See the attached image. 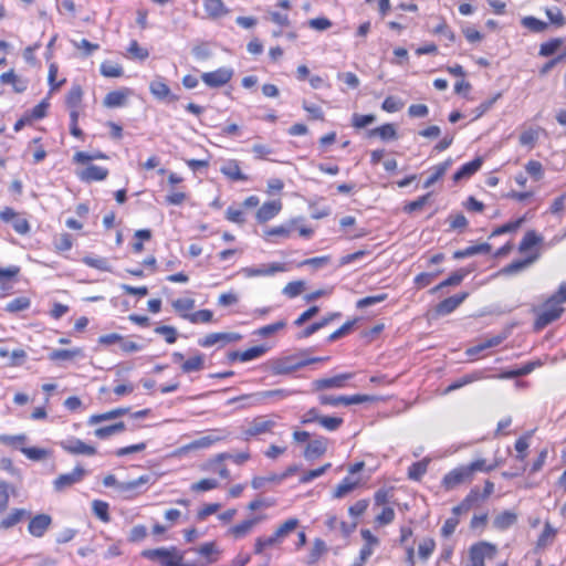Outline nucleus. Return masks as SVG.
<instances>
[{"label": "nucleus", "instance_id": "obj_1", "mask_svg": "<svg viewBox=\"0 0 566 566\" xmlns=\"http://www.w3.org/2000/svg\"><path fill=\"white\" fill-rule=\"evenodd\" d=\"M327 359V357L304 358L302 355H290L270 360L269 369L275 376L290 375L307 365Z\"/></svg>", "mask_w": 566, "mask_h": 566}, {"label": "nucleus", "instance_id": "obj_2", "mask_svg": "<svg viewBox=\"0 0 566 566\" xmlns=\"http://www.w3.org/2000/svg\"><path fill=\"white\" fill-rule=\"evenodd\" d=\"M297 390L293 389H285V388H279V389H271V390H263L258 391L249 395H242L240 397L233 398L229 400V403L235 402V401H243L244 406L248 407H255L264 405L266 401H281L286 398H289L292 395L297 394Z\"/></svg>", "mask_w": 566, "mask_h": 566}, {"label": "nucleus", "instance_id": "obj_3", "mask_svg": "<svg viewBox=\"0 0 566 566\" xmlns=\"http://www.w3.org/2000/svg\"><path fill=\"white\" fill-rule=\"evenodd\" d=\"M563 313V304L552 295L536 310V319L534 322L535 331H542L544 327L558 319Z\"/></svg>", "mask_w": 566, "mask_h": 566}, {"label": "nucleus", "instance_id": "obj_4", "mask_svg": "<svg viewBox=\"0 0 566 566\" xmlns=\"http://www.w3.org/2000/svg\"><path fill=\"white\" fill-rule=\"evenodd\" d=\"M143 556L158 560L163 566H198L196 563H185L184 555L176 547L147 549Z\"/></svg>", "mask_w": 566, "mask_h": 566}, {"label": "nucleus", "instance_id": "obj_5", "mask_svg": "<svg viewBox=\"0 0 566 566\" xmlns=\"http://www.w3.org/2000/svg\"><path fill=\"white\" fill-rule=\"evenodd\" d=\"M497 553V547L489 542H479L469 549V563L465 566H485V558L493 559Z\"/></svg>", "mask_w": 566, "mask_h": 566}, {"label": "nucleus", "instance_id": "obj_6", "mask_svg": "<svg viewBox=\"0 0 566 566\" xmlns=\"http://www.w3.org/2000/svg\"><path fill=\"white\" fill-rule=\"evenodd\" d=\"M473 479L468 470L467 465H459L451 471H449L442 479L441 484L444 490L450 491L455 489L457 486L469 483Z\"/></svg>", "mask_w": 566, "mask_h": 566}, {"label": "nucleus", "instance_id": "obj_7", "mask_svg": "<svg viewBox=\"0 0 566 566\" xmlns=\"http://www.w3.org/2000/svg\"><path fill=\"white\" fill-rule=\"evenodd\" d=\"M286 271L285 264L273 262L270 264H260L256 266H245L240 270V273L247 277H256V276H272L279 272Z\"/></svg>", "mask_w": 566, "mask_h": 566}, {"label": "nucleus", "instance_id": "obj_8", "mask_svg": "<svg viewBox=\"0 0 566 566\" xmlns=\"http://www.w3.org/2000/svg\"><path fill=\"white\" fill-rule=\"evenodd\" d=\"M86 475V470L81 465H76L72 472L60 474L53 481V488L56 492H62L67 488L81 482Z\"/></svg>", "mask_w": 566, "mask_h": 566}, {"label": "nucleus", "instance_id": "obj_9", "mask_svg": "<svg viewBox=\"0 0 566 566\" xmlns=\"http://www.w3.org/2000/svg\"><path fill=\"white\" fill-rule=\"evenodd\" d=\"M233 76V70L220 67L212 72L202 73L201 80L209 87H221L226 85Z\"/></svg>", "mask_w": 566, "mask_h": 566}, {"label": "nucleus", "instance_id": "obj_10", "mask_svg": "<svg viewBox=\"0 0 566 566\" xmlns=\"http://www.w3.org/2000/svg\"><path fill=\"white\" fill-rule=\"evenodd\" d=\"M60 447L70 454L94 455L96 449L78 438H70L60 442Z\"/></svg>", "mask_w": 566, "mask_h": 566}, {"label": "nucleus", "instance_id": "obj_11", "mask_svg": "<svg viewBox=\"0 0 566 566\" xmlns=\"http://www.w3.org/2000/svg\"><path fill=\"white\" fill-rule=\"evenodd\" d=\"M242 338V335L239 333H211L206 335L205 337L198 340V344L201 347H211L216 344H229L239 342Z\"/></svg>", "mask_w": 566, "mask_h": 566}, {"label": "nucleus", "instance_id": "obj_12", "mask_svg": "<svg viewBox=\"0 0 566 566\" xmlns=\"http://www.w3.org/2000/svg\"><path fill=\"white\" fill-rule=\"evenodd\" d=\"M275 426V421L265 417L254 418L249 426L244 429L243 434L245 438L260 436L270 432Z\"/></svg>", "mask_w": 566, "mask_h": 566}, {"label": "nucleus", "instance_id": "obj_13", "mask_svg": "<svg viewBox=\"0 0 566 566\" xmlns=\"http://www.w3.org/2000/svg\"><path fill=\"white\" fill-rule=\"evenodd\" d=\"M352 377L353 375L349 373L339 374L329 378L316 379L312 382V386L314 390L343 388L345 387L346 381L349 380Z\"/></svg>", "mask_w": 566, "mask_h": 566}, {"label": "nucleus", "instance_id": "obj_14", "mask_svg": "<svg viewBox=\"0 0 566 566\" xmlns=\"http://www.w3.org/2000/svg\"><path fill=\"white\" fill-rule=\"evenodd\" d=\"M468 295L469 294L467 292H462L460 294H455L453 296H450V297L443 300L436 307L437 314L440 316H446V315L451 314L455 308H458V306H460L463 303V301L468 297Z\"/></svg>", "mask_w": 566, "mask_h": 566}, {"label": "nucleus", "instance_id": "obj_15", "mask_svg": "<svg viewBox=\"0 0 566 566\" xmlns=\"http://www.w3.org/2000/svg\"><path fill=\"white\" fill-rule=\"evenodd\" d=\"M52 523V518L48 514H38L31 518L28 531L34 537H42Z\"/></svg>", "mask_w": 566, "mask_h": 566}, {"label": "nucleus", "instance_id": "obj_16", "mask_svg": "<svg viewBox=\"0 0 566 566\" xmlns=\"http://www.w3.org/2000/svg\"><path fill=\"white\" fill-rule=\"evenodd\" d=\"M108 176V170L104 167L90 165L77 172V177L84 182L102 181Z\"/></svg>", "mask_w": 566, "mask_h": 566}, {"label": "nucleus", "instance_id": "obj_17", "mask_svg": "<svg viewBox=\"0 0 566 566\" xmlns=\"http://www.w3.org/2000/svg\"><path fill=\"white\" fill-rule=\"evenodd\" d=\"M149 91L159 101L168 99L172 102L178 99L176 95L171 94L169 86L160 77L150 82Z\"/></svg>", "mask_w": 566, "mask_h": 566}, {"label": "nucleus", "instance_id": "obj_18", "mask_svg": "<svg viewBox=\"0 0 566 566\" xmlns=\"http://www.w3.org/2000/svg\"><path fill=\"white\" fill-rule=\"evenodd\" d=\"M281 209L282 202L280 200L264 202L256 212V220L260 223H264L279 214Z\"/></svg>", "mask_w": 566, "mask_h": 566}, {"label": "nucleus", "instance_id": "obj_19", "mask_svg": "<svg viewBox=\"0 0 566 566\" xmlns=\"http://www.w3.org/2000/svg\"><path fill=\"white\" fill-rule=\"evenodd\" d=\"M220 171L223 176L232 181H247L248 176L241 171L239 161L235 159L227 160L221 167Z\"/></svg>", "mask_w": 566, "mask_h": 566}, {"label": "nucleus", "instance_id": "obj_20", "mask_svg": "<svg viewBox=\"0 0 566 566\" xmlns=\"http://www.w3.org/2000/svg\"><path fill=\"white\" fill-rule=\"evenodd\" d=\"M327 439L324 437L310 441L305 448L304 457L307 460H314L322 457L327 451Z\"/></svg>", "mask_w": 566, "mask_h": 566}, {"label": "nucleus", "instance_id": "obj_21", "mask_svg": "<svg viewBox=\"0 0 566 566\" xmlns=\"http://www.w3.org/2000/svg\"><path fill=\"white\" fill-rule=\"evenodd\" d=\"M128 411H129V408H115V409H112V410L103 412V413L92 415L87 420V424L95 426L103 421L114 420V419H117V418L128 413Z\"/></svg>", "mask_w": 566, "mask_h": 566}, {"label": "nucleus", "instance_id": "obj_22", "mask_svg": "<svg viewBox=\"0 0 566 566\" xmlns=\"http://www.w3.org/2000/svg\"><path fill=\"white\" fill-rule=\"evenodd\" d=\"M129 93L130 91L128 88L112 91L107 93L103 102L104 106L109 108L124 106Z\"/></svg>", "mask_w": 566, "mask_h": 566}, {"label": "nucleus", "instance_id": "obj_23", "mask_svg": "<svg viewBox=\"0 0 566 566\" xmlns=\"http://www.w3.org/2000/svg\"><path fill=\"white\" fill-rule=\"evenodd\" d=\"M0 82L2 84H11L15 93H22L28 87V81L19 77L13 70L2 73Z\"/></svg>", "mask_w": 566, "mask_h": 566}, {"label": "nucleus", "instance_id": "obj_24", "mask_svg": "<svg viewBox=\"0 0 566 566\" xmlns=\"http://www.w3.org/2000/svg\"><path fill=\"white\" fill-rule=\"evenodd\" d=\"M482 158L478 157L464 165H462L459 170L453 175V180L459 181L463 178H469L474 175L482 166Z\"/></svg>", "mask_w": 566, "mask_h": 566}, {"label": "nucleus", "instance_id": "obj_25", "mask_svg": "<svg viewBox=\"0 0 566 566\" xmlns=\"http://www.w3.org/2000/svg\"><path fill=\"white\" fill-rule=\"evenodd\" d=\"M504 339H505L504 335H495L490 338H486V339L482 340L481 343H479L478 345L468 348L467 355L475 356L485 349L499 346Z\"/></svg>", "mask_w": 566, "mask_h": 566}, {"label": "nucleus", "instance_id": "obj_26", "mask_svg": "<svg viewBox=\"0 0 566 566\" xmlns=\"http://www.w3.org/2000/svg\"><path fill=\"white\" fill-rule=\"evenodd\" d=\"M517 521V515L512 511H504L493 520V526L499 531H506Z\"/></svg>", "mask_w": 566, "mask_h": 566}, {"label": "nucleus", "instance_id": "obj_27", "mask_svg": "<svg viewBox=\"0 0 566 566\" xmlns=\"http://www.w3.org/2000/svg\"><path fill=\"white\" fill-rule=\"evenodd\" d=\"M537 259V255L528 256L523 260H515L504 266L501 272L505 275H514L522 271H524L527 266H530L535 260Z\"/></svg>", "mask_w": 566, "mask_h": 566}, {"label": "nucleus", "instance_id": "obj_28", "mask_svg": "<svg viewBox=\"0 0 566 566\" xmlns=\"http://www.w3.org/2000/svg\"><path fill=\"white\" fill-rule=\"evenodd\" d=\"M203 7L207 14L212 19L223 17L229 12L222 0H203Z\"/></svg>", "mask_w": 566, "mask_h": 566}, {"label": "nucleus", "instance_id": "obj_29", "mask_svg": "<svg viewBox=\"0 0 566 566\" xmlns=\"http://www.w3.org/2000/svg\"><path fill=\"white\" fill-rule=\"evenodd\" d=\"M326 552V543L321 538H315L305 563L310 566L315 565Z\"/></svg>", "mask_w": 566, "mask_h": 566}, {"label": "nucleus", "instance_id": "obj_30", "mask_svg": "<svg viewBox=\"0 0 566 566\" xmlns=\"http://www.w3.org/2000/svg\"><path fill=\"white\" fill-rule=\"evenodd\" d=\"M368 135L371 136H378L381 140H394L397 139V130L394 124H384L379 127H376L374 129H370L368 132Z\"/></svg>", "mask_w": 566, "mask_h": 566}, {"label": "nucleus", "instance_id": "obj_31", "mask_svg": "<svg viewBox=\"0 0 566 566\" xmlns=\"http://www.w3.org/2000/svg\"><path fill=\"white\" fill-rule=\"evenodd\" d=\"M339 316H340L339 313H331V314H328L327 316L323 317L321 321L315 322V323L308 325L302 332L300 337H303V338L310 337L311 335L315 334L321 328L327 326L331 322H333L334 319L338 318Z\"/></svg>", "mask_w": 566, "mask_h": 566}, {"label": "nucleus", "instance_id": "obj_32", "mask_svg": "<svg viewBox=\"0 0 566 566\" xmlns=\"http://www.w3.org/2000/svg\"><path fill=\"white\" fill-rule=\"evenodd\" d=\"M191 551L205 557L208 563L217 560V557L220 554V551L214 542H207L198 548H192Z\"/></svg>", "mask_w": 566, "mask_h": 566}, {"label": "nucleus", "instance_id": "obj_33", "mask_svg": "<svg viewBox=\"0 0 566 566\" xmlns=\"http://www.w3.org/2000/svg\"><path fill=\"white\" fill-rule=\"evenodd\" d=\"M125 429H126L125 423L123 421H119V422H116L113 424H108V426H104V427H99V428L95 429L94 436L98 439H107L112 436L122 433Z\"/></svg>", "mask_w": 566, "mask_h": 566}, {"label": "nucleus", "instance_id": "obj_34", "mask_svg": "<svg viewBox=\"0 0 566 566\" xmlns=\"http://www.w3.org/2000/svg\"><path fill=\"white\" fill-rule=\"evenodd\" d=\"M430 461L429 458H424L421 461L412 463L408 469V478L412 481H420L427 473Z\"/></svg>", "mask_w": 566, "mask_h": 566}, {"label": "nucleus", "instance_id": "obj_35", "mask_svg": "<svg viewBox=\"0 0 566 566\" xmlns=\"http://www.w3.org/2000/svg\"><path fill=\"white\" fill-rule=\"evenodd\" d=\"M259 518L258 517H253V518H250V520H245L234 526H232L230 530H229V533L234 536L235 538H242L244 537L247 534H249L251 532V530L253 528V526L259 523Z\"/></svg>", "mask_w": 566, "mask_h": 566}, {"label": "nucleus", "instance_id": "obj_36", "mask_svg": "<svg viewBox=\"0 0 566 566\" xmlns=\"http://www.w3.org/2000/svg\"><path fill=\"white\" fill-rule=\"evenodd\" d=\"M81 356H83V350L81 348L54 349L49 354V358L52 361L70 360Z\"/></svg>", "mask_w": 566, "mask_h": 566}, {"label": "nucleus", "instance_id": "obj_37", "mask_svg": "<svg viewBox=\"0 0 566 566\" xmlns=\"http://www.w3.org/2000/svg\"><path fill=\"white\" fill-rule=\"evenodd\" d=\"M29 512L24 509H14L0 522V528L8 530L17 525Z\"/></svg>", "mask_w": 566, "mask_h": 566}, {"label": "nucleus", "instance_id": "obj_38", "mask_svg": "<svg viewBox=\"0 0 566 566\" xmlns=\"http://www.w3.org/2000/svg\"><path fill=\"white\" fill-rule=\"evenodd\" d=\"M359 484L358 480H355L350 476H346L342 480V482L336 486L333 496L335 499H342L347 495L349 492L355 490Z\"/></svg>", "mask_w": 566, "mask_h": 566}, {"label": "nucleus", "instance_id": "obj_39", "mask_svg": "<svg viewBox=\"0 0 566 566\" xmlns=\"http://www.w3.org/2000/svg\"><path fill=\"white\" fill-rule=\"evenodd\" d=\"M467 274H468V271L460 269V270L455 271L454 273H452L448 279L442 281L440 284L434 286L430 292L437 293L439 290H441L443 287L457 286L463 281V279L467 276Z\"/></svg>", "mask_w": 566, "mask_h": 566}, {"label": "nucleus", "instance_id": "obj_40", "mask_svg": "<svg viewBox=\"0 0 566 566\" xmlns=\"http://www.w3.org/2000/svg\"><path fill=\"white\" fill-rule=\"evenodd\" d=\"M205 368V357L202 354H197L181 364L182 373L189 374L199 371Z\"/></svg>", "mask_w": 566, "mask_h": 566}, {"label": "nucleus", "instance_id": "obj_41", "mask_svg": "<svg viewBox=\"0 0 566 566\" xmlns=\"http://www.w3.org/2000/svg\"><path fill=\"white\" fill-rule=\"evenodd\" d=\"M82 262L93 269H97L104 272H111L112 266L107 259L102 256L86 255L82 259Z\"/></svg>", "mask_w": 566, "mask_h": 566}, {"label": "nucleus", "instance_id": "obj_42", "mask_svg": "<svg viewBox=\"0 0 566 566\" xmlns=\"http://www.w3.org/2000/svg\"><path fill=\"white\" fill-rule=\"evenodd\" d=\"M482 376L479 374V373H472V374H468V375H464L462 376L461 378L454 380L453 382H451L444 390V394H449L451 391H454V390H458L462 387H464L465 385H469L475 380H479L481 379Z\"/></svg>", "mask_w": 566, "mask_h": 566}, {"label": "nucleus", "instance_id": "obj_43", "mask_svg": "<svg viewBox=\"0 0 566 566\" xmlns=\"http://www.w3.org/2000/svg\"><path fill=\"white\" fill-rule=\"evenodd\" d=\"M451 165V160H447L441 163L432 168V174L427 178L423 184V188L431 187L436 181H438L448 170Z\"/></svg>", "mask_w": 566, "mask_h": 566}, {"label": "nucleus", "instance_id": "obj_44", "mask_svg": "<svg viewBox=\"0 0 566 566\" xmlns=\"http://www.w3.org/2000/svg\"><path fill=\"white\" fill-rule=\"evenodd\" d=\"M298 520L295 517H291L282 523L274 532L276 538L281 543L291 532H293L298 526Z\"/></svg>", "mask_w": 566, "mask_h": 566}, {"label": "nucleus", "instance_id": "obj_45", "mask_svg": "<svg viewBox=\"0 0 566 566\" xmlns=\"http://www.w3.org/2000/svg\"><path fill=\"white\" fill-rule=\"evenodd\" d=\"M277 544H280V542L274 533L268 537L260 536L255 539L254 543V554L261 555L266 548L273 547Z\"/></svg>", "mask_w": 566, "mask_h": 566}, {"label": "nucleus", "instance_id": "obj_46", "mask_svg": "<svg viewBox=\"0 0 566 566\" xmlns=\"http://www.w3.org/2000/svg\"><path fill=\"white\" fill-rule=\"evenodd\" d=\"M182 317L192 324L210 323L212 321L213 313L210 310H200L192 314H182Z\"/></svg>", "mask_w": 566, "mask_h": 566}, {"label": "nucleus", "instance_id": "obj_47", "mask_svg": "<svg viewBox=\"0 0 566 566\" xmlns=\"http://www.w3.org/2000/svg\"><path fill=\"white\" fill-rule=\"evenodd\" d=\"M149 480H150V476L145 474V475H142L138 479H135L132 481L120 482L118 484V491H120L123 493L132 492V491L138 489L139 486L148 483Z\"/></svg>", "mask_w": 566, "mask_h": 566}, {"label": "nucleus", "instance_id": "obj_48", "mask_svg": "<svg viewBox=\"0 0 566 566\" xmlns=\"http://www.w3.org/2000/svg\"><path fill=\"white\" fill-rule=\"evenodd\" d=\"M465 465L470 471L471 476L473 478L475 472H490L494 470L499 465V462L496 461L495 463L488 465L484 459H476Z\"/></svg>", "mask_w": 566, "mask_h": 566}, {"label": "nucleus", "instance_id": "obj_49", "mask_svg": "<svg viewBox=\"0 0 566 566\" xmlns=\"http://www.w3.org/2000/svg\"><path fill=\"white\" fill-rule=\"evenodd\" d=\"M83 96L80 85H73L66 96V105L72 109H77Z\"/></svg>", "mask_w": 566, "mask_h": 566}, {"label": "nucleus", "instance_id": "obj_50", "mask_svg": "<svg viewBox=\"0 0 566 566\" xmlns=\"http://www.w3.org/2000/svg\"><path fill=\"white\" fill-rule=\"evenodd\" d=\"M249 458H250V455L247 452H241V453H237V454L223 452V453L217 454L212 461H213V463L218 464V463L223 462L224 460H232L237 464H242Z\"/></svg>", "mask_w": 566, "mask_h": 566}, {"label": "nucleus", "instance_id": "obj_51", "mask_svg": "<svg viewBox=\"0 0 566 566\" xmlns=\"http://www.w3.org/2000/svg\"><path fill=\"white\" fill-rule=\"evenodd\" d=\"M30 304V298L25 296L15 297L6 305V311L10 313L22 312L28 310Z\"/></svg>", "mask_w": 566, "mask_h": 566}, {"label": "nucleus", "instance_id": "obj_52", "mask_svg": "<svg viewBox=\"0 0 566 566\" xmlns=\"http://www.w3.org/2000/svg\"><path fill=\"white\" fill-rule=\"evenodd\" d=\"M556 533H557V531L548 522H546L541 535L538 536V539L536 543L537 547L547 546L553 541Z\"/></svg>", "mask_w": 566, "mask_h": 566}, {"label": "nucleus", "instance_id": "obj_53", "mask_svg": "<svg viewBox=\"0 0 566 566\" xmlns=\"http://www.w3.org/2000/svg\"><path fill=\"white\" fill-rule=\"evenodd\" d=\"M101 73L105 77H119L123 74V67L109 61H105L101 64Z\"/></svg>", "mask_w": 566, "mask_h": 566}, {"label": "nucleus", "instance_id": "obj_54", "mask_svg": "<svg viewBox=\"0 0 566 566\" xmlns=\"http://www.w3.org/2000/svg\"><path fill=\"white\" fill-rule=\"evenodd\" d=\"M268 348L263 345L254 346L241 352V361L247 363L256 359L266 353Z\"/></svg>", "mask_w": 566, "mask_h": 566}, {"label": "nucleus", "instance_id": "obj_55", "mask_svg": "<svg viewBox=\"0 0 566 566\" xmlns=\"http://www.w3.org/2000/svg\"><path fill=\"white\" fill-rule=\"evenodd\" d=\"M562 43H563V41L559 38L552 39V40H549L547 42H544L539 46L538 54L541 56H551V55H553L559 49Z\"/></svg>", "mask_w": 566, "mask_h": 566}, {"label": "nucleus", "instance_id": "obj_56", "mask_svg": "<svg viewBox=\"0 0 566 566\" xmlns=\"http://www.w3.org/2000/svg\"><path fill=\"white\" fill-rule=\"evenodd\" d=\"M305 289V282L304 281H293L287 283L282 293L287 296L289 298H294L298 296L303 290Z\"/></svg>", "mask_w": 566, "mask_h": 566}, {"label": "nucleus", "instance_id": "obj_57", "mask_svg": "<svg viewBox=\"0 0 566 566\" xmlns=\"http://www.w3.org/2000/svg\"><path fill=\"white\" fill-rule=\"evenodd\" d=\"M522 25L533 32H543L547 28L546 22L531 15L522 19Z\"/></svg>", "mask_w": 566, "mask_h": 566}, {"label": "nucleus", "instance_id": "obj_58", "mask_svg": "<svg viewBox=\"0 0 566 566\" xmlns=\"http://www.w3.org/2000/svg\"><path fill=\"white\" fill-rule=\"evenodd\" d=\"M541 237H538L534 231H528L523 237L520 242L518 250L520 252H525L541 242Z\"/></svg>", "mask_w": 566, "mask_h": 566}, {"label": "nucleus", "instance_id": "obj_59", "mask_svg": "<svg viewBox=\"0 0 566 566\" xmlns=\"http://www.w3.org/2000/svg\"><path fill=\"white\" fill-rule=\"evenodd\" d=\"M21 452L30 460L40 461L48 457L49 452L45 449L36 447H23Z\"/></svg>", "mask_w": 566, "mask_h": 566}, {"label": "nucleus", "instance_id": "obj_60", "mask_svg": "<svg viewBox=\"0 0 566 566\" xmlns=\"http://www.w3.org/2000/svg\"><path fill=\"white\" fill-rule=\"evenodd\" d=\"M343 421L339 417L322 416L318 423L327 431H335L343 424Z\"/></svg>", "mask_w": 566, "mask_h": 566}, {"label": "nucleus", "instance_id": "obj_61", "mask_svg": "<svg viewBox=\"0 0 566 566\" xmlns=\"http://www.w3.org/2000/svg\"><path fill=\"white\" fill-rule=\"evenodd\" d=\"M94 514L103 522L109 521L108 504L106 502L95 500L92 503Z\"/></svg>", "mask_w": 566, "mask_h": 566}, {"label": "nucleus", "instance_id": "obj_62", "mask_svg": "<svg viewBox=\"0 0 566 566\" xmlns=\"http://www.w3.org/2000/svg\"><path fill=\"white\" fill-rule=\"evenodd\" d=\"M172 307L182 316V314H187L186 312L195 307V300L190 297L177 298L172 302Z\"/></svg>", "mask_w": 566, "mask_h": 566}, {"label": "nucleus", "instance_id": "obj_63", "mask_svg": "<svg viewBox=\"0 0 566 566\" xmlns=\"http://www.w3.org/2000/svg\"><path fill=\"white\" fill-rule=\"evenodd\" d=\"M525 170L536 181L541 180L544 177L543 165L539 161H537V160H530L525 165Z\"/></svg>", "mask_w": 566, "mask_h": 566}, {"label": "nucleus", "instance_id": "obj_64", "mask_svg": "<svg viewBox=\"0 0 566 566\" xmlns=\"http://www.w3.org/2000/svg\"><path fill=\"white\" fill-rule=\"evenodd\" d=\"M403 102L395 96H388L382 102L381 108L388 113L399 112L403 107Z\"/></svg>", "mask_w": 566, "mask_h": 566}]
</instances>
